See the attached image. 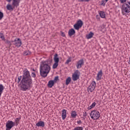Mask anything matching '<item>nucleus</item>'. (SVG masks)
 <instances>
[{
  "instance_id": "e433bc0d",
  "label": "nucleus",
  "mask_w": 130,
  "mask_h": 130,
  "mask_svg": "<svg viewBox=\"0 0 130 130\" xmlns=\"http://www.w3.org/2000/svg\"><path fill=\"white\" fill-rule=\"evenodd\" d=\"M87 112H86L83 113V116H84V117H86V116H87Z\"/></svg>"
},
{
  "instance_id": "20e7f679",
  "label": "nucleus",
  "mask_w": 130,
  "mask_h": 130,
  "mask_svg": "<svg viewBox=\"0 0 130 130\" xmlns=\"http://www.w3.org/2000/svg\"><path fill=\"white\" fill-rule=\"evenodd\" d=\"M21 0H12V5L8 4L7 6V9L8 11H13L15 8H18L20 5Z\"/></svg>"
},
{
  "instance_id": "1a4fd4ad",
  "label": "nucleus",
  "mask_w": 130,
  "mask_h": 130,
  "mask_svg": "<svg viewBox=\"0 0 130 130\" xmlns=\"http://www.w3.org/2000/svg\"><path fill=\"white\" fill-rule=\"evenodd\" d=\"M80 71L79 70H76L72 74V78L73 81H77V80H79L80 79Z\"/></svg>"
},
{
  "instance_id": "ddd939ff",
  "label": "nucleus",
  "mask_w": 130,
  "mask_h": 130,
  "mask_svg": "<svg viewBox=\"0 0 130 130\" xmlns=\"http://www.w3.org/2000/svg\"><path fill=\"white\" fill-rule=\"evenodd\" d=\"M102 76H103V73L102 72V70H101L97 74L96 77V81H100L102 79Z\"/></svg>"
},
{
  "instance_id": "2f4dec72",
  "label": "nucleus",
  "mask_w": 130,
  "mask_h": 130,
  "mask_svg": "<svg viewBox=\"0 0 130 130\" xmlns=\"http://www.w3.org/2000/svg\"><path fill=\"white\" fill-rule=\"evenodd\" d=\"M61 36L62 37H66V34H64V32H62V31H61Z\"/></svg>"
},
{
  "instance_id": "393cba45",
  "label": "nucleus",
  "mask_w": 130,
  "mask_h": 130,
  "mask_svg": "<svg viewBox=\"0 0 130 130\" xmlns=\"http://www.w3.org/2000/svg\"><path fill=\"white\" fill-rule=\"evenodd\" d=\"M24 54V55H29V54H31V52H30V51H25Z\"/></svg>"
},
{
  "instance_id": "f704fd0d",
  "label": "nucleus",
  "mask_w": 130,
  "mask_h": 130,
  "mask_svg": "<svg viewBox=\"0 0 130 130\" xmlns=\"http://www.w3.org/2000/svg\"><path fill=\"white\" fill-rule=\"evenodd\" d=\"M21 78H22L21 76H20V77H18V78H17L18 83H20V81H21Z\"/></svg>"
},
{
  "instance_id": "f3484780",
  "label": "nucleus",
  "mask_w": 130,
  "mask_h": 130,
  "mask_svg": "<svg viewBox=\"0 0 130 130\" xmlns=\"http://www.w3.org/2000/svg\"><path fill=\"white\" fill-rule=\"evenodd\" d=\"M21 118H22V117L21 115L19 116L18 117L15 118V124H16V125H18L20 122V120H21Z\"/></svg>"
},
{
  "instance_id": "6ab92c4d",
  "label": "nucleus",
  "mask_w": 130,
  "mask_h": 130,
  "mask_svg": "<svg viewBox=\"0 0 130 130\" xmlns=\"http://www.w3.org/2000/svg\"><path fill=\"white\" fill-rule=\"evenodd\" d=\"M54 80H50L49 81L48 83V87H49V88H52V87H53L54 85Z\"/></svg>"
},
{
  "instance_id": "2eb2a0df",
  "label": "nucleus",
  "mask_w": 130,
  "mask_h": 130,
  "mask_svg": "<svg viewBox=\"0 0 130 130\" xmlns=\"http://www.w3.org/2000/svg\"><path fill=\"white\" fill-rule=\"evenodd\" d=\"M75 34H76V30H75L74 28H71L69 29L68 31L69 36L72 37V36H73V35H75Z\"/></svg>"
},
{
  "instance_id": "79ce46f5",
  "label": "nucleus",
  "mask_w": 130,
  "mask_h": 130,
  "mask_svg": "<svg viewBox=\"0 0 130 130\" xmlns=\"http://www.w3.org/2000/svg\"><path fill=\"white\" fill-rule=\"evenodd\" d=\"M34 72L35 71L34 69H33Z\"/></svg>"
},
{
  "instance_id": "a211bd4d",
  "label": "nucleus",
  "mask_w": 130,
  "mask_h": 130,
  "mask_svg": "<svg viewBox=\"0 0 130 130\" xmlns=\"http://www.w3.org/2000/svg\"><path fill=\"white\" fill-rule=\"evenodd\" d=\"M71 116L72 118H76V117L78 116V114H77V112H76V111H72L71 113Z\"/></svg>"
},
{
  "instance_id": "0eeeda50",
  "label": "nucleus",
  "mask_w": 130,
  "mask_h": 130,
  "mask_svg": "<svg viewBox=\"0 0 130 130\" xmlns=\"http://www.w3.org/2000/svg\"><path fill=\"white\" fill-rule=\"evenodd\" d=\"M15 125V122L11 120H8L6 122V130H11L13 127H14V126Z\"/></svg>"
},
{
  "instance_id": "c756f323",
  "label": "nucleus",
  "mask_w": 130,
  "mask_h": 130,
  "mask_svg": "<svg viewBox=\"0 0 130 130\" xmlns=\"http://www.w3.org/2000/svg\"><path fill=\"white\" fill-rule=\"evenodd\" d=\"M106 4V2L104 0H103L101 2V6H105Z\"/></svg>"
},
{
  "instance_id": "37998d69",
  "label": "nucleus",
  "mask_w": 130,
  "mask_h": 130,
  "mask_svg": "<svg viewBox=\"0 0 130 130\" xmlns=\"http://www.w3.org/2000/svg\"><path fill=\"white\" fill-rule=\"evenodd\" d=\"M84 130H88V129H84Z\"/></svg>"
},
{
  "instance_id": "f03ea898",
  "label": "nucleus",
  "mask_w": 130,
  "mask_h": 130,
  "mask_svg": "<svg viewBox=\"0 0 130 130\" xmlns=\"http://www.w3.org/2000/svg\"><path fill=\"white\" fill-rule=\"evenodd\" d=\"M51 68L49 65H48V61H43L41 63V66L40 68V73L42 77L45 78L47 77V75L49 74L50 72Z\"/></svg>"
},
{
  "instance_id": "4468645a",
  "label": "nucleus",
  "mask_w": 130,
  "mask_h": 130,
  "mask_svg": "<svg viewBox=\"0 0 130 130\" xmlns=\"http://www.w3.org/2000/svg\"><path fill=\"white\" fill-rule=\"evenodd\" d=\"M61 117L63 120L67 118V110L63 109L61 111Z\"/></svg>"
},
{
  "instance_id": "412c9836",
  "label": "nucleus",
  "mask_w": 130,
  "mask_h": 130,
  "mask_svg": "<svg viewBox=\"0 0 130 130\" xmlns=\"http://www.w3.org/2000/svg\"><path fill=\"white\" fill-rule=\"evenodd\" d=\"M93 36H94V33H93L92 31H90V33L86 36V37L87 39H91Z\"/></svg>"
},
{
  "instance_id": "bb28decb",
  "label": "nucleus",
  "mask_w": 130,
  "mask_h": 130,
  "mask_svg": "<svg viewBox=\"0 0 130 130\" xmlns=\"http://www.w3.org/2000/svg\"><path fill=\"white\" fill-rule=\"evenodd\" d=\"M0 38H1V39L3 40H5V36H4V34L2 33H0Z\"/></svg>"
},
{
  "instance_id": "cd10ccee",
  "label": "nucleus",
  "mask_w": 130,
  "mask_h": 130,
  "mask_svg": "<svg viewBox=\"0 0 130 130\" xmlns=\"http://www.w3.org/2000/svg\"><path fill=\"white\" fill-rule=\"evenodd\" d=\"M58 80V76H56L55 77L54 79V82L56 83V82H57V81Z\"/></svg>"
},
{
  "instance_id": "4be33fe9",
  "label": "nucleus",
  "mask_w": 130,
  "mask_h": 130,
  "mask_svg": "<svg viewBox=\"0 0 130 130\" xmlns=\"http://www.w3.org/2000/svg\"><path fill=\"white\" fill-rule=\"evenodd\" d=\"M4 90H5V86L3 84H0V97L2 96V94H3Z\"/></svg>"
},
{
  "instance_id": "9d476101",
  "label": "nucleus",
  "mask_w": 130,
  "mask_h": 130,
  "mask_svg": "<svg viewBox=\"0 0 130 130\" xmlns=\"http://www.w3.org/2000/svg\"><path fill=\"white\" fill-rule=\"evenodd\" d=\"M82 26H83V21L79 19L77 21V23L74 25V28L75 30H79L82 28Z\"/></svg>"
},
{
  "instance_id": "f8f14e48",
  "label": "nucleus",
  "mask_w": 130,
  "mask_h": 130,
  "mask_svg": "<svg viewBox=\"0 0 130 130\" xmlns=\"http://www.w3.org/2000/svg\"><path fill=\"white\" fill-rule=\"evenodd\" d=\"M84 64V59H81L76 63V68L77 69H81L82 66Z\"/></svg>"
},
{
  "instance_id": "9b49d317",
  "label": "nucleus",
  "mask_w": 130,
  "mask_h": 130,
  "mask_svg": "<svg viewBox=\"0 0 130 130\" xmlns=\"http://www.w3.org/2000/svg\"><path fill=\"white\" fill-rule=\"evenodd\" d=\"M13 42L14 45H15L17 47H21V45H22V41H21V39H20V38H16Z\"/></svg>"
},
{
  "instance_id": "ea45409f",
  "label": "nucleus",
  "mask_w": 130,
  "mask_h": 130,
  "mask_svg": "<svg viewBox=\"0 0 130 130\" xmlns=\"http://www.w3.org/2000/svg\"><path fill=\"white\" fill-rule=\"evenodd\" d=\"M106 3L108 2V0H104Z\"/></svg>"
},
{
  "instance_id": "f257e3e1",
  "label": "nucleus",
  "mask_w": 130,
  "mask_h": 130,
  "mask_svg": "<svg viewBox=\"0 0 130 130\" xmlns=\"http://www.w3.org/2000/svg\"><path fill=\"white\" fill-rule=\"evenodd\" d=\"M32 85V77L30 72L27 69H24L23 71L22 79L20 82V90L21 91H28Z\"/></svg>"
},
{
  "instance_id": "c85d7f7f",
  "label": "nucleus",
  "mask_w": 130,
  "mask_h": 130,
  "mask_svg": "<svg viewBox=\"0 0 130 130\" xmlns=\"http://www.w3.org/2000/svg\"><path fill=\"white\" fill-rule=\"evenodd\" d=\"M4 18V13L0 11V20H2Z\"/></svg>"
},
{
  "instance_id": "a19ab883",
  "label": "nucleus",
  "mask_w": 130,
  "mask_h": 130,
  "mask_svg": "<svg viewBox=\"0 0 130 130\" xmlns=\"http://www.w3.org/2000/svg\"><path fill=\"white\" fill-rule=\"evenodd\" d=\"M98 17H99L98 15L96 16V19H98Z\"/></svg>"
},
{
  "instance_id": "7ed1b4c3",
  "label": "nucleus",
  "mask_w": 130,
  "mask_h": 130,
  "mask_svg": "<svg viewBox=\"0 0 130 130\" xmlns=\"http://www.w3.org/2000/svg\"><path fill=\"white\" fill-rule=\"evenodd\" d=\"M130 13V1L127 2L122 6L121 13L123 16H126Z\"/></svg>"
},
{
  "instance_id": "473e14b6",
  "label": "nucleus",
  "mask_w": 130,
  "mask_h": 130,
  "mask_svg": "<svg viewBox=\"0 0 130 130\" xmlns=\"http://www.w3.org/2000/svg\"><path fill=\"white\" fill-rule=\"evenodd\" d=\"M121 4H124L126 2V0H120Z\"/></svg>"
},
{
  "instance_id": "5701e85b",
  "label": "nucleus",
  "mask_w": 130,
  "mask_h": 130,
  "mask_svg": "<svg viewBox=\"0 0 130 130\" xmlns=\"http://www.w3.org/2000/svg\"><path fill=\"white\" fill-rule=\"evenodd\" d=\"M71 81H72V78H71V77H68L66 80V85L68 86V85L71 83Z\"/></svg>"
},
{
  "instance_id": "a878e982",
  "label": "nucleus",
  "mask_w": 130,
  "mask_h": 130,
  "mask_svg": "<svg viewBox=\"0 0 130 130\" xmlns=\"http://www.w3.org/2000/svg\"><path fill=\"white\" fill-rule=\"evenodd\" d=\"M72 61V58L71 57H70L66 61V63L67 64H69V63H70V62H71Z\"/></svg>"
},
{
  "instance_id": "4c0bfd02",
  "label": "nucleus",
  "mask_w": 130,
  "mask_h": 130,
  "mask_svg": "<svg viewBox=\"0 0 130 130\" xmlns=\"http://www.w3.org/2000/svg\"><path fill=\"white\" fill-rule=\"evenodd\" d=\"M6 43H8V44H11V41H8V40L6 41Z\"/></svg>"
},
{
  "instance_id": "b1692460",
  "label": "nucleus",
  "mask_w": 130,
  "mask_h": 130,
  "mask_svg": "<svg viewBox=\"0 0 130 130\" xmlns=\"http://www.w3.org/2000/svg\"><path fill=\"white\" fill-rule=\"evenodd\" d=\"M96 104H97V103H96V102H93V103H92V104H91V105H90V106L88 107V109H92V108H94V107H95V106H96Z\"/></svg>"
},
{
  "instance_id": "aec40b11",
  "label": "nucleus",
  "mask_w": 130,
  "mask_h": 130,
  "mask_svg": "<svg viewBox=\"0 0 130 130\" xmlns=\"http://www.w3.org/2000/svg\"><path fill=\"white\" fill-rule=\"evenodd\" d=\"M99 14L101 18H102V19H105V12H104V11H100Z\"/></svg>"
},
{
  "instance_id": "c9c22d12",
  "label": "nucleus",
  "mask_w": 130,
  "mask_h": 130,
  "mask_svg": "<svg viewBox=\"0 0 130 130\" xmlns=\"http://www.w3.org/2000/svg\"><path fill=\"white\" fill-rule=\"evenodd\" d=\"M79 2H90V0H78Z\"/></svg>"
},
{
  "instance_id": "72a5a7b5",
  "label": "nucleus",
  "mask_w": 130,
  "mask_h": 130,
  "mask_svg": "<svg viewBox=\"0 0 130 130\" xmlns=\"http://www.w3.org/2000/svg\"><path fill=\"white\" fill-rule=\"evenodd\" d=\"M77 123H78V124H82V121H81V120H78L77 121Z\"/></svg>"
},
{
  "instance_id": "423d86ee",
  "label": "nucleus",
  "mask_w": 130,
  "mask_h": 130,
  "mask_svg": "<svg viewBox=\"0 0 130 130\" xmlns=\"http://www.w3.org/2000/svg\"><path fill=\"white\" fill-rule=\"evenodd\" d=\"M54 63L53 64L52 68L55 69L58 67V62H59V58L57 54H55L54 55Z\"/></svg>"
},
{
  "instance_id": "58836bf2",
  "label": "nucleus",
  "mask_w": 130,
  "mask_h": 130,
  "mask_svg": "<svg viewBox=\"0 0 130 130\" xmlns=\"http://www.w3.org/2000/svg\"><path fill=\"white\" fill-rule=\"evenodd\" d=\"M6 1L8 2V3H11L12 2V0H6Z\"/></svg>"
},
{
  "instance_id": "39448f33",
  "label": "nucleus",
  "mask_w": 130,
  "mask_h": 130,
  "mask_svg": "<svg viewBox=\"0 0 130 130\" xmlns=\"http://www.w3.org/2000/svg\"><path fill=\"white\" fill-rule=\"evenodd\" d=\"M90 116L92 119L96 120L100 117V112L96 110H93L91 111Z\"/></svg>"
},
{
  "instance_id": "7c9ffc66",
  "label": "nucleus",
  "mask_w": 130,
  "mask_h": 130,
  "mask_svg": "<svg viewBox=\"0 0 130 130\" xmlns=\"http://www.w3.org/2000/svg\"><path fill=\"white\" fill-rule=\"evenodd\" d=\"M31 77L32 78H36V74H35V73H34V72L31 73Z\"/></svg>"
},
{
  "instance_id": "dca6fc26",
  "label": "nucleus",
  "mask_w": 130,
  "mask_h": 130,
  "mask_svg": "<svg viewBox=\"0 0 130 130\" xmlns=\"http://www.w3.org/2000/svg\"><path fill=\"white\" fill-rule=\"evenodd\" d=\"M45 123L43 121H40L36 123V126H41L42 127H44Z\"/></svg>"
},
{
  "instance_id": "6e6552de",
  "label": "nucleus",
  "mask_w": 130,
  "mask_h": 130,
  "mask_svg": "<svg viewBox=\"0 0 130 130\" xmlns=\"http://www.w3.org/2000/svg\"><path fill=\"white\" fill-rule=\"evenodd\" d=\"M96 87V82L95 81H92L90 85L87 88V92L89 93H92L94 90H95V87Z\"/></svg>"
}]
</instances>
